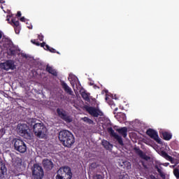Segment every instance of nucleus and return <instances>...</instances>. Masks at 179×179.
Wrapping results in <instances>:
<instances>
[{"label": "nucleus", "instance_id": "obj_41", "mask_svg": "<svg viewBox=\"0 0 179 179\" xmlns=\"http://www.w3.org/2000/svg\"><path fill=\"white\" fill-rule=\"evenodd\" d=\"M0 3H5V1H3V0H0Z\"/></svg>", "mask_w": 179, "mask_h": 179}, {"label": "nucleus", "instance_id": "obj_14", "mask_svg": "<svg viewBox=\"0 0 179 179\" xmlns=\"http://www.w3.org/2000/svg\"><path fill=\"white\" fill-rule=\"evenodd\" d=\"M60 84L62 88L66 94H68L69 95H73V92L72 91L71 88L69 87V85L65 83V81H60Z\"/></svg>", "mask_w": 179, "mask_h": 179}, {"label": "nucleus", "instance_id": "obj_26", "mask_svg": "<svg viewBox=\"0 0 179 179\" xmlns=\"http://www.w3.org/2000/svg\"><path fill=\"white\" fill-rule=\"evenodd\" d=\"M45 50L49 51L50 53H57L58 55H60L59 52L57 51L55 48L49 46L48 45H46Z\"/></svg>", "mask_w": 179, "mask_h": 179}, {"label": "nucleus", "instance_id": "obj_27", "mask_svg": "<svg viewBox=\"0 0 179 179\" xmlns=\"http://www.w3.org/2000/svg\"><path fill=\"white\" fill-rule=\"evenodd\" d=\"M93 179H105L104 173H101L100 174L96 173L93 176Z\"/></svg>", "mask_w": 179, "mask_h": 179}, {"label": "nucleus", "instance_id": "obj_30", "mask_svg": "<svg viewBox=\"0 0 179 179\" xmlns=\"http://www.w3.org/2000/svg\"><path fill=\"white\" fill-rule=\"evenodd\" d=\"M98 166H99V164L96 162H92L90 166V169L92 170H94L97 169Z\"/></svg>", "mask_w": 179, "mask_h": 179}, {"label": "nucleus", "instance_id": "obj_29", "mask_svg": "<svg viewBox=\"0 0 179 179\" xmlns=\"http://www.w3.org/2000/svg\"><path fill=\"white\" fill-rule=\"evenodd\" d=\"M82 120L85 122L86 123H88L89 124H94V121L92 120L91 119L88 118L87 117H85L82 118Z\"/></svg>", "mask_w": 179, "mask_h": 179}, {"label": "nucleus", "instance_id": "obj_23", "mask_svg": "<svg viewBox=\"0 0 179 179\" xmlns=\"http://www.w3.org/2000/svg\"><path fill=\"white\" fill-rule=\"evenodd\" d=\"M119 122H122L123 121H125L127 119L126 115L122 113H119L117 114V115L115 116Z\"/></svg>", "mask_w": 179, "mask_h": 179}, {"label": "nucleus", "instance_id": "obj_10", "mask_svg": "<svg viewBox=\"0 0 179 179\" xmlns=\"http://www.w3.org/2000/svg\"><path fill=\"white\" fill-rule=\"evenodd\" d=\"M86 110L90 115L94 117H98L99 116L103 115V113L101 110H100L99 109H96V108L94 107H87Z\"/></svg>", "mask_w": 179, "mask_h": 179}, {"label": "nucleus", "instance_id": "obj_40", "mask_svg": "<svg viewBox=\"0 0 179 179\" xmlns=\"http://www.w3.org/2000/svg\"><path fill=\"white\" fill-rule=\"evenodd\" d=\"M118 110V108H115V110H114V114H115V112Z\"/></svg>", "mask_w": 179, "mask_h": 179}, {"label": "nucleus", "instance_id": "obj_3", "mask_svg": "<svg viewBox=\"0 0 179 179\" xmlns=\"http://www.w3.org/2000/svg\"><path fill=\"white\" fill-rule=\"evenodd\" d=\"M72 177L71 169L67 166L59 168L56 175V179H71Z\"/></svg>", "mask_w": 179, "mask_h": 179}, {"label": "nucleus", "instance_id": "obj_25", "mask_svg": "<svg viewBox=\"0 0 179 179\" xmlns=\"http://www.w3.org/2000/svg\"><path fill=\"white\" fill-rule=\"evenodd\" d=\"M46 72L53 75L54 76H57V71L55 70H53L52 67L49 65L46 66Z\"/></svg>", "mask_w": 179, "mask_h": 179}, {"label": "nucleus", "instance_id": "obj_20", "mask_svg": "<svg viewBox=\"0 0 179 179\" xmlns=\"http://www.w3.org/2000/svg\"><path fill=\"white\" fill-rule=\"evenodd\" d=\"M160 135H162L164 141H171L172 134L168 131H160Z\"/></svg>", "mask_w": 179, "mask_h": 179}, {"label": "nucleus", "instance_id": "obj_2", "mask_svg": "<svg viewBox=\"0 0 179 179\" xmlns=\"http://www.w3.org/2000/svg\"><path fill=\"white\" fill-rule=\"evenodd\" d=\"M28 124L31 129H33L36 136L41 139L45 136V130L43 123H36V120L31 118L28 120Z\"/></svg>", "mask_w": 179, "mask_h": 179}, {"label": "nucleus", "instance_id": "obj_36", "mask_svg": "<svg viewBox=\"0 0 179 179\" xmlns=\"http://www.w3.org/2000/svg\"><path fill=\"white\" fill-rule=\"evenodd\" d=\"M150 179H160V178H158L155 176L152 175V176H150Z\"/></svg>", "mask_w": 179, "mask_h": 179}, {"label": "nucleus", "instance_id": "obj_5", "mask_svg": "<svg viewBox=\"0 0 179 179\" xmlns=\"http://www.w3.org/2000/svg\"><path fill=\"white\" fill-rule=\"evenodd\" d=\"M13 143L14 145V149L15 151L21 154H24L27 152V145L22 140L14 138L13 140Z\"/></svg>", "mask_w": 179, "mask_h": 179}, {"label": "nucleus", "instance_id": "obj_1", "mask_svg": "<svg viewBox=\"0 0 179 179\" xmlns=\"http://www.w3.org/2000/svg\"><path fill=\"white\" fill-rule=\"evenodd\" d=\"M58 139L64 147L71 148L75 143L73 134L68 130H62L59 132Z\"/></svg>", "mask_w": 179, "mask_h": 179}, {"label": "nucleus", "instance_id": "obj_33", "mask_svg": "<svg viewBox=\"0 0 179 179\" xmlns=\"http://www.w3.org/2000/svg\"><path fill=\"white\" fill-rule=\"evenodd\" d=\"M43 38H44L43 35L42 34L38 35V39L40 40V41H43Z\"/></svg>", "mask_w": 179, "mask_h": 179}, {"label": "nucleus", "instance_id": "obj_34", "mask_svg": "<svg viewBox=\"0 0 179 179\" xmlns=\"http://www.w3.org/2000/svg\"><path fill=\"white\" fill-rule=\"evenodd\" d=\"M16 16H17V17H20V16H22L21 12L20 11H17Z\"/></svg>", "mask_w": 179, "mask_h": 179}, {"label": "nucleus", "instance_id": "obj_18", "mask_svg": "<svg viewBox=\"0 0 179 179\" xmlns=\"http://www.w3.org/2000/svg\"><path fill=\"white\" fill-rule=\"evenodd\" d=\"M7 172V169L2 162H0V178H3Z\"/></svg>", "mask_w": 179, "mask_h": 179}, {"label": "nucleus", "instance_id": "obj_46", "mask_svg": "<svg viewBox=\"0 0 179 179\" xmlns=\"http://www.w3.org/2000/svg\"><path fill=\"white\" fill-rule=\"evenodd\" d=\"M0 131H3V129H1Z\"/></svg>", "mask_w": 179, "mask_h": 179}, {"label": "nucleus", "instance_id": "obj_19", "mask_svg": "<svg viewBox=\"0 0 179 179\" xmlns=\"http://www.w3.org/2000/svg\"><path fill=\"white\" fill-rule=\"evenodd\" d=\"M80 95L82 96V98L83 99V100H85V101L90 103L91 100H90V94L87 93V91H83L80 93Z\"/></svg>", "mask_w": 179, "mask_h": 179}, {"label": "nucleus", "instance_id": "obj_12", "mask_svg": "<svg viewBox=\"0 0 179 179\" xmlns=\"http://www.w3.org/2000/svg\"><path fill=\"white\" fill-rule=\"evenodd\" d=\"M108 132L109 133V134L110 135V136H112L113 138H115L116 139V141L118 142L119 144L121 145V146H123L124 143L122 141V138L119 136L118 134H117V133H115V131H114V129H113V127H108L107 129Z\"/></svg>", "mask_w": 179, "mask_h": 179}, {"label": "nucleus", "instance_id": "obj_42", "mask_svg": "<svg viewBox=\"0 0 179 179\" xmlns=\"http://www.w3.org/2000/svg\"><path fill=\"white\" fill-rule=\"evenodd\" d=\"M1 38H2V34H1V33L0 31V40H1Z\"/></svg>", "mask_w": 179, "mask_h": 179}, {"label": "nucleus", "instance_id": "obj_21", "mask_svg": "<svg viewBox=\"0 0 179 179\" xmlns=\"http://www.w3.org/2000/svg\"><path fill=\"white\" fill-rule=\"evenodd\" d=\"M138 155L143 160L148 162L150 160V157L148 156L145 153H144L141 150L138 151Z\"/></svg>", "mask_w": 179, "mask_h": 179}, {"label": "nucleus", "instance_id": "obj_47", "mask_svg": "<svg viewBox=\"0 0 179 179\" xmlns=\"http://www.w3.org/2000/svg\"><path fill=\"white\" fill-rule=\"evenodd\" d=\"M141 179H143V178H141Z\"/></svg>", "mask_w": 179, "mask_h": 179}, {"label": "nucleus", "instance_id": "obj_32", "mask_svg": "<svg viewBox=\"0 0 179 179\" xmlns=\"http://www.w3.org/2000/svg\"><path fill=\"white\" fill-rule=\"evenodd\" d=\"M46 45H47V44H46L45 42H43V43H40V46H41V48H43L45 50V46H46Z\"/></svg>", "mask_w": 179, "mask_h": 179}, {"label": "nucleus", "instance_id": "obj_37", "mask_svg": "<svg viewBox=\"0 0 179 179\" xmlns=\"http://www.w3.org/2000/svg\"><path fill=\"white\" fill-rule=\"evenodd\" d=\"M20 21H21L22 22H25V18H24V17H22L20 18Z\"/></svg>", "mask_w": 179, "mask_h": 179}, {"label": "nucleus", "instance_id": "obj_16", "mask_svg": "<svg viewBox=\"0 0 179 179\" xmlns=\"http://www.w3.org/2000/svg\"><path fill=\"white\" fill-rule=\"evenodd\" d=\"M15 29V32L16 34H19L20 33V22L18 20H15V19H12L11 22H9Z\"/></svg>", "mask_w": 179, "mask_h": 179}, {"label": "nucleus", "instance_id": "obj_8", "mask_svg": "<svg viewBox=\"0 0 179 179\" xmlns=\"http://www.w3.org/2000/svg\"><path fill=\"white\" fill-rule=\"evenodd\" d=\"M147 135L150 136L152 139H154L157 143H159V145H163V143L161 140V138L158 136L157 131H156L153 129H148L146 131Z\"/></svg>", "mask_w": 179, "mask_h": 179}, {"label": "nucleus", "instance_id": "obj_6", "mask_svg": "<svg viewBox=\"0 0 179 179\" xmlns=\"http://www.w3.org/2000/svg\"><path fill=\"white\" fill-rule=\"evenodd\" d=\"M3 46L4 49L7 50V52L9 55H15L16 52L13 46V42L8 38L3 39Z\"/></svg>", "mask_w": 179, "mask_h": 179}, {"label": "nucleus", "instance_id": "obj_24", "mask_svg": "<svg viewBox=\"0 0 179 179\" xmlns=\"http://www.w3.org/2000/svg\"><path fill=\"white\" fill-rule=\"evenodd\" d=\"M161 155H162V157L165 158L166 160L171 162V163L173 162V158L171 156H170L169 155H168V153L166 152L162 151Z\"/></svg>", "mask_w": 179, "mask_h": 179}, {"label": "nucleus", "instance_id": "obj_38", "mask_svg": "<svg viewBox=\"0 0 179 179\" xmlns=\"http://www.w3.org/2000/svg\"><path fill=\"white\" fill-rule=\"evenodd\" d=\"M36 46H40L41 43L38 41H36Z\"/></svg>", "mask_w": 179, "mask_h": 179}, {"label": "nucleus", "instance_id": "obj_43", "mask_svg": "<svg viewBox=\"0 0 179 179\" xmlns=\"http://www.w3.org/2000/svg\"><path fill=\"white\" fill-rule=\"evenodd\" d=\"M72 87H74L75 84L73 83H71Z\"/></svg>", "mask_w": 179, "mask_h": 179}, {"label": "nucleus", "instance_id": "obj_35", "mask_svg": "<svg viewBox=\"0 0 179 179\" xmlns=\"http://www.w3.org/2000/svg\"><path fill=\"white\" fill-rule=\"evenodd\" d=\"M31 42L34 45H36V43H37V41H36V39H32V40L31 41Z\"/></svg>", "mask_w": 179, "mask_h": 179}, {"label": "nucleus", "instance_id": "obj_4", "mask_svg": "<svg viewBox=\"0 0 179 179\" xmlns=\"http://www.w3.org/2000/svg\"><path fill=\"white\" fill-rule=\"evenodd\" d=\"M44 170L38 164H34L32 167V179H43Z\"/></svg>", "mask_w": 179, "mask_h": 179}, {"label": "nucleus", "instance_id": "obj_13", "mask_svg": "<svg viewBox=\"0 0 179 179\" xmlns=\"http://www.w3.org/2000/svg\"><path fill=\"white\" fill-rule=\"evenodd\" d=\"M43 166L46 171H50L54 168V163L49 159H44L43 160Z\"/></svg>", "mask_w": 179, "mask_h": 179}, {"label": "nucleus", "instance_id": "obj_9", "mask_svg": "<svg viewBox=\"0 0 179 179\" xmlns=\"http://www.w3.org/2000/svg\"><path fill=\"white\" fill-rule=\"evenodd\" d=\"M18 131L21 136H24V138H30L31 136L29 127L26 124H22L20 126H18Z\"/></svg>", "mask_w": 179, "mask_h": 179}, {"label": "nucleus", "instance_id": "obj_7", "mask_svg": "<svg viewBox=\"0 0 179 179\" xmlns=\"http://www.w3.org/2000/svg\"><path fill=\"white\" fill-rule=\"evenodd\" d=\"M56 112L57 113V115L62 120L65 121L67 123H70L73 121V119L71 116L68 115V113L62 108H57L56 109Z\"/></svg>", "mask_w": 179, "mask_h": 179}, {"label": "nucleus", "instance_id": "obj_45", "mask_svg": "<svg viewBox=\"0 0 179 179\" xmlns=\"http://www.w3.org/2000/svg\"><path fill=\"white\" fill-rule=\"evenodd\" d=\"M110 105H113V102H110V103H109Z\"/></svg>", "mask_w": 179, "mask_h": 179}, {"label": "nucleus", "instance_id": "obj_17", "mask_svg": "<svg viewBox=\"0 0 179 179\" xmlns=\"http://www.w3.org/2000/svg\"><path fill=\"white\" fill-rule=\"evenodd\" d=\"M101 145L106 150L111 151L113 150V144L110 143L107 140H103Z\"/></svg>", "mask_w": 179, "mask_h": 179}, {"label": "nucleus", "instance_id": "obj_44", "mask_svg": "<svg viewBox=\"0 0 179 179\" xmlns=\"http://www.w3.org/2000/svg\"><path fill=\"white\" fill-rule=\"evenodd\" d=\"M6 20H7L8 22H10V19H9V18H7Z\"/></svg>", "mask_w": 179, "mask_h": 179}, {"label": "nucleus", "instance_id": "obj_28", "mask_svg": "<svg viewBox=\"0 0 179 179\" xmlns=\"http://www.w3.org/2000/svg\"><path fill=\"white\" fill-rule=\"evenodd\" d=\"M173 176L176 177V179H179V166L173 169Z\"/></svg>", "mask_w": 179, "mask_h": 179}, {"label": "nucleus", "instance_id": "obj_39", "mask_svg": "<svg viewBox=\"0 0 179 179\" xmlns=\"http://www.w3.org/2000/svg\"><path fill=\"white\" fill-rule=\"evenodd\" d=\"M169 165V163H164L163 164V166H168Z\"/></svg>", "mask_w": 179, "mask_h": 179}, {"label": "nucleus", "instance_id": "obj_15", "mask_svg": "<svg viewBox=\"0 0 179 179\" xmlns=\"http://www.w3.org/2000/svg\"><path fill=\"white\" fill-rule=\"evenodd\" d=\"M155 168L157 170V171L158 172V173L162 179L166 178V173L164 172L163 167H162L161 166L155 165Z\"/></svg>", "mask_w": 179, "mask_h": 179}, {"label": "nucleus", "instance_id": "obj_31", "mask_svg": "<svg viewBox=\"0 0 179 179\" xmlns=\"http://www.w3.org/2000/svg\"><path fill=\"white\" fill-rule=\"evenodd\" d=\"M141 163L145 169H148V165L144 161L141 160Z\"/></svg>", "mask_w": 179, "mask_h": 179}, {"label": "nucleus", "instance_id": "obj_22", "mask_svg": "<svg viewBox=\"0 0 179 179\" xmlns=\"http://www.w3.org/2000/svg\"><path fill=\"white\" fill-rule=\"evenodd\" d=\"M116 131L120 134V135H122L123 138H126L127 135V128L124 127L120 129H117Z\"/></svg>", "mask_w": 179, "mask_h": 179}, {"label": "nucleus", "instance_id": "obj_11", "mask_svg": "<svg viewBox=\"0 0 179 179\" xmlns=\"http://www.w3.org/2000/svg\"><path fill=\"white\" fill-rule=\"evenodd\" d=\"M0 67L1 69H4L6 71H8L10 69L14 70V62L11 59L6 60L5 62H2L0 64Z\"/></svg>", "mask_w": 179, "mask_h": 179}]
</instances>
